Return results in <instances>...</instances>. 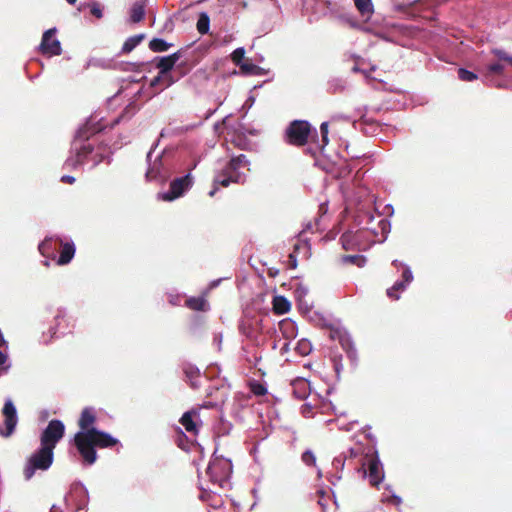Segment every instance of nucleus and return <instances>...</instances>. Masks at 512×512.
Wrapping results in <instances>:
<instances>
[{"mask_svg": "<svg viewBox=\"0 0 512 512\" xmlns=\"http://www.w3.org/2000/svg\"><path fill=\"white\" fill-rule=\"evenodd\" d=\"M104 126L93 117L86 119L75 131L71 141L69 156L65 161L68 168L77 169L91 161V168H95L105 162L110 165L113 161V151L108 144H94L92 138L101 132Z\"/></svg>", "mask_w": 512, "mask_h": 512, "instance_id": "1", "label": "nucleus"}, {"mask_svg": "<svg viewBox=\"0 0 512 512\" xmlns=\"http://www.w3.org/2000/svg\"><path fill=\"white\" fill-rule=\"evenodd\" d=\"M158 145L159 139L147 152L145 178L150 182L165 184L179 171L181 161L172 148H164L162 151L156 152Z\"/></svg>", "mask_w": 512, "mask_h": 512, "instance_id": "2", "label": "nucleus"}, {"mask_svg": "<svg viewBox=\"0 0 512 512\" xmlns=\"http://www.w3.org/2000/svg\"><path fill=\"white\" fill-rule=\"evenodd\" d=\"M91 431L93 434L88 437L86 436L74 444L84 463L87 465H93L96 462V448L104 449L120 445V441L106 431L100 429Z\"/></svg>", "mask_w": 512, "mask_h": 512, "instance_id": "3", "label": "nucleus"}, {"mask_svg": "<svg viewBox=\"0 0 512 512\" xmlns=\"http://www.w3.org/2000/svg\"><path fill=\"white\" fill-rule=\"evenodd\" d=\"M249 165L250 161L245 154L233 156L225 166L216 173L214 183L216 185H222V187H228L231 183L243 184L246 180V175L240 172L239 168Z\"/></svg>", "mask_w": 512, "mask_h": 512, "instance_id": "4", "label": "nucleus"}, {"mask_svg": "<svg viewBox=\"0 0 512 512\" xmlns=\"http://www.w3.org/2000/svg\"><path fill=\"white\" fill-rule=\"evenodd\" d=\"M74 320L68 315L66 308L58 307L54 311L53 321L47 332H44L41 342L48 345L53 339L64 337L73 332Z\"/></svg>", "mask_w": 512, "mask_h": 512, "instance_id": "5", "label": "nucleus"}, {"mask_svg": "<svg viewBox=\"0 0 512 512\" xmlns=\"http://www.w3.org/2000/svg\"><path fill=\"white\" fill-rule=\"evenodd\" d=\"M54 462V451L40 445L26 459L23 476L26 481H30L38 472H45L50 469Z\"/></svg>", "mask_w": 512, "mask_h": 512, "instance_id": "6", "label": "nucleus"}, {"mask_svg": "<svg viewBox=\"0 0 512 512\" xmlns=\"http://www.w3.org/2000/svg\"><path fill=\"white\" fill-rule=\"evenodd\" d=\"M197 164L198 162H194L182 176L171 178L168 181L170 182L169 189L158 193L157 198L165 202H173L183 197L194 185L192 171L196 168Z\"/></svg>", "mask_w": 512, "mask_h": 512, "instance_id": "7", "label": "nucleus"}, {"mask_svg": "<svg viewBox=\"0 0 512 512\" xmlns=\"http://www.w3.org/2000/svg\"><path fill=\"white\" fill-rule=\"evenodd\" d=\"M215 449L212 458L207 466L206 474L212 485L224 488L229 483L232 474L233 465L230 459L216 455Z\"/></svg>", "mask_w": 512, "mask_h": 512, "instance_id": "8", "label": "nucleus"}, {"mask_svg": "<svg viewBox=\"0 0 512 512\" xmlns=\"http://www.w3.org/2000/svg\"><path fill=\"white\" fill-rule=\"evenodd\" d=\"M391 265L396 269V272L400 274V278L386 290V295L392 300H399L401 293L406 291L413 282L414 274L410 265L398 259L393 260Z\"/></svg>", "mask_w": 512, "mask_h": 512, "instance_id": "9", "label": "nucleus"}, {"mask_svg": "<svg viewBox=\"0 0 512 512\" xmlns=\"http://www.w3.org/2000/svg\"><path fill=\"white\" fill-rule=\"evenodd\" d=\"M65 435V425L59 419H52L40 434V445L55 450L56 445Z\"/></svg>", "mask_w": 512, "mask_h": 512, "instance_id": "10", "label": "nucleus"}, {"mask_svg": "<svg viewBox=\"0 0 512 512\" xmlns=\"http://www.w3.org/2000/svg\"><path fill=\"white\" fill-rule=\"evenodd\" d=\"M311 131L312 126L309 121L293 120L290 122L285 131L287 142L296 146L305 145L308 141Z\"/></svg>", "mask_w": 512, "mask_h": 512, "instance_id": "11", "label": "nucleus"}, {"mask_svg": "<svg viewBox=\"0 0 512 512\" xmlns=\"http://www.w3.org/2000/svg\"><path fill=\"white\" fill-rule=\"evenodd\" d=\"M96 410L92 406L85 407L78 420V426L80 430L74 435L73 443L76 444L78 441L82 440L86 436H90L93 434L91 430H98L97 427L94 426L96 422Z\"/></svg>", "mask_w": 512, "mask_h": 512, "instance_id": "12", "label": "nucleus"}, {"mask_svg": "<svg viewBox=\"0 0 512 512\" xmlns=\"http://www.w3.org/2000/svg\"><path fill=\"white\" fill-rule=\"evenodd\" d=\"M365 465L364 462L361 467L363 476L368 478L372 486L378 487L383 482L385 474L378 450L375 447L373 449V458L368 463V470L365 469Z\"/></svg>", "mask_w": 512, "mask_h": 512, "instance_id": "13", "label": "nucleus"}, {"mask_svg": "<svg viewBox=\"0 0 512 512\" xmlns=\"http://www.w3.org/2000/svg\"><path fill=\"white\" fill-rule=\"evenodd\" d=\"M2 414L4 416L5 427L3 428L0 425V435L4 438H8L14 433L18 423L17 409L11 398L5 400Z\"/></svg>", "mask_w": 512, "mask_h": 512, "instance_id": "14", "label": "nucleus"}, {"mask_svg": "<svg viewBox=\"0 0 512 512\" xmlns=\"http://www.w3.org/2000/svg\"><path fill=\"white\" fill-rule=\"evenodd\" d=\"M57 32L56 27L47 29L41 39V43L38 47L42 54H48L51 56H59L62 54L61 43L58 39L54 38Z\"/></svg>", "mask_w": 512, "mask_h": 512, "instance_id": "15", "label": "nucleus"}, {"mask_svg": "<svg viewBox=\"0 0 512 512\" xmlns=\"http://www.w3.org/2000/svg\"><path fill=\"white\" fill-rule=\"evenodd\" d=\"M59 250L60 254L57 258L56 263L60 266H64L69 264L76 253V245L71 238H62L59 242Z\"/></svg>", "mask_w": 512, "mask_h": 512, "instance_id": "16", "label": "nucleus"}, {"mask_svg": "<svg viewBox=\"0 0 512 512\" xmlns=\"http://www.w3.org/2000/svg\"><path fill=\"white\" fill-rule=\"evenodd\" d=\"M71 494L74 498L77 511L88 509L89 492L82 482L77 481L72 484Z\"/></svg>", "mask_w": 512, "mask_h": 512, "instance_id": "17", "label": "nucleus"}, {"mask_svg": "<svg viewBox=\"0 0 512 512\" xmlns=\"http://www.w3.org/2000/svg\"><path fill=\"white\" fill-rule=\"evenodd\" d=\"M60 240L61 236L59 235L46 236L38 244L40 254L46 258H54L55 252L59 249Z\"/></svg>", "mask_w": 512, "mask_h": 512, "instance_id": "18", "label": "nucleus"}, {"mask_svg": "<svg viewBox=\"0 0 512 512\" xmlns=\"http://www.w3.org/2000/svg\"><path fill=\"white\" fill-rule=\"evenodd\" d=\"M182 370L190 386L193 389H198L201 385L199 382L201 374L199 368L193 364L186 363L183 365Z\"/></svg>", "mask_w": 512, "mask_h": 512, "instance_id": "19", "label": "nucleus"}, {"mask_svg": "<svg viewBox=\"0 0 512 512\" xmlns=\"http://www.w3.org/2000/svg\"><path fill=\"white\" fill-rule=\"evenodd\" d=\"M185 306L191 310L200 312H207L210 310V305L206 300L205 295L189 297L185 302Z\"/></svg>", "mask_w": 512, "mask_h": 512, "instance_id": "20", "label": "nucleus"}, {"mask_svg": "<svg viewBox=\"0 0 512 512\" xmlns=\"http://www.w3.org/2000/svg\"><path fill=\"white\" fill-rule=\"evenodd\" d=\"M146 8V0H137L130 7V21L132 23H139L144 19Z\"/></svg>", "mask_w": 512, "mask_h": 512, "instance_id": "21", "label": "nucleus"}, {"mask_svg": "<svg viewBox=\"0 0 512 512\" xmlns=\"http://www.w3.org/2000/svg\"><path fill=\"white\" fill-rule=\"evenodd\" d=\"M272 304L274 313L278 315L286 314L291 309L290 301L282 295L274 296Z\"/></svg>", "mask_w": 512, "mask_h": 512, "instance_id": "22", "label": "nucleus"}, {"mask_svg": "<svg viewBox=\"0 0 512 512\" xmlns=\"http://www.w3.org/2000/svg\"><path fill=\"white\" fill-rule=\"evenodd\" d=\"M194 416H198V412L194 410L186 411L180 418V423L184 426L187 432L197 433V425L193 419Z\"/></svg>", "mask_w": 512, "mask_h": 512, "instance_id": "23", "label": "nucleus"}, {"mask_svg": "<svg viewBox=\"0 0 512 512\" xmlns=\"http://www.w3.org/2000/svg\"><path fill=\"white\" fill-rule=\"evenodd\" d=\"M144 33L136 34L128 37L122 45L121 53L127 54L133 51L145 38Z\"/></svg>", "mask_w": 512, "mask_h": 512, "instance_id": "24", "label": "nucleus"}, {"mask_svg": "<svg viewBox=\"0 0 512 512\" xmlns=\"http://www.w3.org/2000/svg\"><path fill=\"white\" fill-rule=\"evenodd\" d=\"M161 74L166 75L176 66L167 56H157L152 61Z\"/></svg>", "mask_w": 512, "mask_h": 512, "instance_id": "25", "label": "nucleus"}, {"mask_svg": "<svg viewBox=\"0 0 512 512\" xmlns=\"http://www.w3.org/2000/svg\"><path fill=\"white\" fill-rule=\"evenodd\" d=\"M280 329L283 336L287 339L294 338L297 334V324L290 319L282 320L280 322Z\"/></svg>", "mask_w": 512, "mask_h": 512, "instance_id": "26", "label": "nucleus"}, {"mask_svg": "<svg viewBox=\"0 0 512 512\" xmlns=\"http://www.w3.org/2000/svg\"><path fill=\"white\" fill-rule=\"evenodd\" d=\"M327 86L330 93H341L347 88V81L341 77H334L328 81Z\"/></svg>", "mask_w": 512, "mask_h": 512, "instance_id": "27", "label": "nucleus"}, {"mask_svg": "<svg viewBox=\"0 0 512 512\" xmlns=\"http://www.w3.org/2000/svg\"><path fill=\"white\" fill-rule=\"evenodd\" d=\"M173 46V43L167 42L162 38H153L149 42V48L153 52H165L168 51Z\"/></svg>", "mask_w": 512, "mask_h": 512, "instance_id": "28", "label": "nucleus"}, {"mask_svg": "<svg viewBox=\"0 0 512 512\" xmlns=\"http://www.w3.org/2000/svg\"><path fill=\"white\" fill-rule=\"evenodd\" d=\"M197 30L200 34L204 35L209 32L210 29V17L208 13L201 12L197 19L196 24Z\"/></svg>", "mask_w": 512, "mask_h": 512, "instance_id": "29", "label": "nucleus"}, {"mask_svg": "<svg viewBox=\"0 0 512 512\" xmlns=\"http://www.w3.org/2000/svg\"><path fill=\"white\" fill-rule=\"evenodd\" d=\"M86 7L90 8L91 14L93 16H95L96 18L101 19L103 17V9L97 1L91 0L87 3H81L78 7V10L81 11L82 9H84Z\"/></svg>", "mask_w": 512, "mask_h": 512, "instance_id": "30", "label": "nucleus"}, {"mask_svg": "<svg viewBox=\"0 0 512 512\" xmlns=\"http://www.w3.org/2000/svg\"><path fill=\"white\" fill-rule=\"evenodd\" d=\"M240 69L245 75L261 76L266 73V70L264 68L249 62L243 63Z\"/></svg>", "mask_w": 512, "mask_h": 512, "instance_id": "31", "label": "nucleus"}, {"mask_svg": "<svg viewBox=\"0 0 512 512\" xmlns=\"http://www.w3.org/2000/svg\"><path fill=\"white\" fill-rule=\"evenodd\" d=\"M356 240L357 236L352 231H346L340 237V241L344 250L353 249Z\"/></svg>", "mask_w": 512, "mask_h": 512, "instance_id": "32", "label": "nucleus"}, {"mask_svg": "<svg viewBox=\"0 0 512 512\" xmlns=\"http://www.w3.org/2000/svg\"><path fill=\"white\" fill-rule=\"evenodd\" d=\"M358 11L363 15H370L373 13L372 0H353Z\"/></svg>", "mask_w": 512, "mask_h": 512, "instance_id": "33", "label": "nucleus"}, {"mask_svg": "<svg viewBox=\"0 0 512 512\" xmlns=\"http://www.w3.org/2000/svg\"><path fill=\"white\" fill-rule=\"evenodd\" d=\"M233 428L231 422L225 420L224 418H220L219 422L215 426V433L218 436H226L228 435Z\"/></svg>", "mask_w": 512, "mask_h": 512, "instance_id": "34", "label": "nucleus"}, {"mask_svg": "<svg viewBox=\"0 0 512 512\" xmlns=\"http://www.w3.org/2000/svg\"><path fill=\"white\" fill-rule=\"evenodd\" d=\"M309 382L306 380H300L294 385V395L296 398L302 400L308 396L307 388Z\"/></svg>", "mask_w": 512, "mask_h": 512, "instance_id": "35", "label": "nucleus"}, {"mask_svg": "<svg viewBox=\"0 0 512 512\" xmlns=\"http://www.w3.org/2000/svg\"><path fill=\"white\" fill-rule=\"evenodd\" d=\"M295 350L297 351V353L299 355L307 356L312 351V344L308 339L303 338L297 342V345L295 346Z\"/></svg>", "mask_w": 512, "mask_h": 512, "instance_id": "36", "label": "nucleus"}, {"mask_svg": "<svg viewBox=\"0 0 512 512\" xmlns=\"http://www.w3.org/2000/svg\"><path fill=\"white\" fill-rule=\"evenodd\" d=\"M342 262L351 263L357 267H364L366 264V257L363 255H344Z\"/></svg>", "mask_w": 512, "mask_h": 512, "instance_id": "37", "label": "nucleus"}, {"mask_svg": "<svg viewBox=\"0 0 512 512\" xmlns=\"http://www.w3.org/2000/svg\"><path fill=\"white\" fill-rule=\"evenodd\" d=\"M239 332L247 337L248 339H255L256 333L253 328V326L250 323H247L245 321H241L238 326Z\"/></svg>", "mask_w": 512, "mask_h": 512, "instance_id": "38", "label": "nucleus"}, {"mask_svg": "<svg viewBox=\"0 0 512 512\" xmlns=\"http://www.w3.org/2000/svg\"><path fill=\"white\" fill-rule=\"evenodd\" d=\"M295 298L298 304L299 309L303 308V299L308 294V288L304 286L303 284H298L294 291Z\"/></svg>", "mask_w": 512, "mask_h": 512, "instance_id": "39", "label": "nucleus"}, {"mask_svg": "<svg viewBox=\"0 0 512 512\" xmlns=\"http://www.w3.org/2000/svg\"><path fill=\"white\" fill-rule=\"evenodd\" d=\"M244 57H245L244 47L236 48L231 54V59H232L233 63L240 68L243 63H246L245 61H243Z\"/></svg>", "mask_w": 512, "mask_h": 512, "instance_id": "40", "label": "nucleus"}, {"mask_svg": "<svg viewBox=\"0 0 512 512\" xmlns=\"http://www.w3.org/2000/svg\"><path fill=\"white\" fill-rule=\"evenodd\" d=\"M458 77L460 80L465 82H472L478 79V75L476 73L463 67L458 69Z\"/></svg>", "mask_w": 512, "mask_h": 512, "instance_id": "41", "label": "nucleus"}, {"mask_svg": "<svg viewBox=\"0 0 512 512\" xmlns=\"http://www.w3.org/2000/svg\"><path fill=\"white\" fill-rule=\"evenodd\" d=\"M491 53L495 55L499 61L506 62L508 65L512 66V55L508 54L505 50L494 48L491 50Z\"/></svg>", "mask_w": 512, "mask_h": 512, "instance_id": "42", "label": "nucleus"}, {"mask_svg": "<svg viewBox=\"0 0 512 512\" xmlns=\"http://www.w3.org/2000/svg\"><path fill=\"white\" fill-rule=\"evenodd\" d=\"M338 342L344 351L355 347L353 339L347 330L342 334Z\"/></svg>", "mask_w": 512, "mask_h": 512, "instance_id": "43", "label": "nucleus"}, {"mask_svg": "<svg viewBox=\"0 0 512 512\" xmlns=\"http://www.w3.org/2000/svg\"><path fill=\"white\" fill-rule=\"evenodd\" d=\"M504 69H505V66L504 64H502L501 62H493V63H490L489 65H487V73L485 75H488L490 77V74H503L504 72Z\"/></svg>", "mask_w": 512, "mask_h": 512, "instance_id": "44", "label": "nucleus"}, {"mask_svg": "<svg viewBox=\"0 0 512 512\" xmlns=\"http://www.w3.org/2000/svg\"><path fill=\"white\" fill-rule=\"evenodd\" d=\"M301 460L306 466H314L316 463V456L312 450L307 449L302 453Z\"/></svg>", "mask_w": 512, "mask_h": 512, "instance_id": "45", "label": "nucleus"}, {"mask_svg": "<svg viewBox=\"0 0 512 512\" xmlns=\"http://www.w3.org/2000/svg\"><path fill=\"white\" fill-rule=\"evenodd\" d=\"M328 127H329V124L326 121L322 122L321 125H320V133H321L322 143H323L322 146H321L322 149L329 142V140H328V133H329Z\"/></svg>", "mask_w": 512, "mask_h": 512, "instance_id": "46", "label": "nucleus"}, {"mask_svg": "<svg viewBox=\"0 0 512 512\" xmlns=\"http://www.w3.org/2000/svg\"><path fill=\"white\" fill-rule=\"evenodd\" d=\"M251 390L252 392L257 395V396H264L267 394V388L261 384V383H258V382H254L252 385H251Z\"/></svg>", "mask_w": 512, "mask_h": 512, "instance_id": "47", "label": "nucleus"}, {"mask_svg": "<svg viewBox=\"0 0 512 512\" xmlns=\"http://www.w3.org/2000/svg\"><path fill=\"white\" fill-rule=\"evenodd\" d=\"M422 0H403L399 3L396 8L398 11H404L408 8L414 7L417 3H420Z\"/></svg>", "mask_w": 512, "mask_h": 512, "instance_id": "48", "label": "nucleus"}, {"mask_svg": "<svg viewBox=\"0 0 512 512\" xmlns=\"http://www.w3.org/2000/svg\"><path fill=\"white\" fill-rule=\"evenodd\" d=\"M205 322V319L203 316H200V315H194L192 317V320H191V326H190V329L192 331H196L197 329H199Z\"/></svg>", "mask_w": 512, "mask_h": 512, "instance_id": "49", "label": "nucleus"}, {"mask_svg": "<svg viewBox=\"0 0 512 512\" xmlns=\"http://www.w3.org/2000/svg\"><path fill=\"white\" fill-rule=\"evenodd\" d=\"M333 364H334V370H335V373H336V377L337 379L340 378V374L343 370V364H342V356H335L334 359H333Z\"/></svg>", "mask_w": 512, "mask_h": 512, "instance_id": "50", "label": "nucleus"}, {"mask_svg": "<svg viewBox=\"0 0 512 512\" xmlns=\"http://www.w3.org/2000/svg\"><path fill=\"white\" fill-rule=\"evenodd\" d=\"M300 244L294 245V251L289 254L290 268L295 269L297 267V256L296 252L300 249Z\"/></svg>", "mask_w": 512, "mask_h": 512, "instance_id": "51", "label": "nucleus"}, {"mask_svg": "<svg viewBox=\"0 0 512 512\" xmlns=\"http://www.w3.org/2000/svg\"><path fill=\"white\" fill-rule=\"evenodd\" d=\"M162 80L164 85L161 90H164L173 85L178 80V78H174L171 72H169L162 78Z\"/></svg>", "mask_w": 512, "mask_h": 512, "instance_id": "52", "label": "nucleus"}, {"mask_svg": "<svg viewBox=\"0 0 512 512\" xmlns=\"http://www.w3.org/2000/svg\"><path fill=\"white\" fill-rule=\"evenodd\" d=\"M346 331V329L342 327L332 328L330 331V338L335 341H339L342 334Z\"/></svg>", "mask_w": 512, "mask_h": 512, "instance_id": "53", "label": "nucleus"}, {"mask_svg": "<svg viewBox=\"0 0 512 512\" xmlns=\"http://www.w3.org/2000/svg\"><path fill=\"white\" fill-rule=\"evenodd\" d=\"M345 352L347 354L348 359L352 362V364L356 365L357 361H358V355H357L356 348L355 347L350 348L348 350H345Z\"/></svg>", "mask_w": 512, "mask_h": 512, "instance_id": "54", "label": "nucleus"}, {"mask_svg": "<svg viewBox=\"0 0 512 512\" xmlns=\"http://www.w3.org/2000/svg\"><path fill=\"white\" fill-rule=\"evenodd\" d=\"M483 81L487 84V85H491V86H495L497 88H505L506 86L501 83V82H496V81H493L492 79H490V77L488 75H485L484 78H483Z\"/></svg>", "mask_w": 512, "mask_h": 512, "instance_id": "55", "label": "nucleus"}, {"mask_svg": "<svg viewBox=\"0 0 512 512\" xmlns=\"http://www.w3.org/2000/svg\"><path fill=\"white\" fill-rule=\"evenodd\" d=\"M182 54H183V50L180 49L170 55H167V57L176 65L177 62L181 59Z\"/></svg>", "mask_w": 512, "mask_h": 512, "instance_id": "56", "label": "nucleus"}, {"mask_svg": "<svg viewBox=\"0 0 512 512\" xmlns=\"http://www.w3.org/2000/svg\"><path fill=\"white\" fill-rule=\"evenodd\" d=\"M380 227H381V231L383 234H385V238L387 237V234L390 232L391 230V224L389 221H386V220H381L380 221Z\"/></svg>", "mask_w": 512, "mask_h": 512, "instance_id": "57", "label": "nucleus"}, {"mask_svg": "<svg viewBox=\"0 0 512 512\" xmlns=\"http://www.w3.org/2000/svg\"><path fill=\"white\" fill-rule=\"evenodd\" d=\"M254 103L255 97L253 95H250L242 106V109L245 110V113H247V111L254 105Z\"/></svg>", "mask_w": 512, "mask_h": 512, "instance_id": "58", "label": "nucleus"}, {"mask_svg": "<svg viewBox=\"0 0 512 512\" xmlns=\"http://www.w3.org/2000/svg\"><path fill=\"white\" fill-rule=\"evenodd\" d=\"M168 302L173 306L179 305L180 304V295L169 293L168 294Z\"/></svg>", "mask_w": 512, "mask_h": 512, "instance_id": "59", "label": "nucleus"}, {"mask_svg": "<svg viewBox=\"0 0 512 512\" xmlns=\"http://www.w3.org/2000/svg\"><path fill=\"white\" fill-rule=\"evenodd\" d=\"M164 76H165L164 74H161V72H159L158 75L151 80L150 86L152 88H154V87L158 86L159 84L163 83L162 78Z\"/></svg>", "mask_w": 512, "mask_h": 512, "instance_id": "60", "label": "nucleus"}, {"mask_svg": "<svg viewBox=\"0 0 512 512\" xmlns=\"http://www.w3.org/2000/svg\"><path fill=\"white\" fill-rule=\"evenodd\" d=\"M345 460H346V459H345V458H343L342 456H338V457H335V458L333 459L332 464H333V466H334V467H336V468H337V467H340L341 469H343L344 464H345Z\"/></svg>", "mask_w": 512, "mask_h": 512, "instance_id": "61", "label": "nucleus"}, {"mask_svg": "<svg viewBox=\"0 0 512 512\" xmlns=\"http://www.w3.org/2000/svg\"><path fill=\"white\" fill-rule=\"evenodd\" d=\"M222 341H223L222 333H217L214 335L213 343L217 346L218 351L221 350Z\"/></svg>", "mask_w": 512, "mask_h": 512, "instance_id": "62", "label": "nucleus"}, {"mask_svg": "<svg viewBox=\"0 0 512 512\" xmlns=\"http://www.w3.org/2000/svg\"><path fill=\"white\" fill-rule=\"evenodd\" d=\"M311 411H312V406L309 404H304L301 408V412H302L303 416H305V417H309Z\"/></svg>", "mask_w": 512, "mask_h": 512, "instance_id": "63", "label": "nucleus"}, {"mask_svg": "<svg viewBox=\"0 0 512 512\" xmlns=\"http://www.w3.org/2000/svg\"><path fill=\"white\" fill-rule=\"evenodd\" d=\"M60 181L63 183L73 184L76 181V179L74 176L71 175H63Z\"/></svg>", "mask_w": 512, "mask_h": 512, "instance_id": "64", "label": "nucleus"}]
</instances>
